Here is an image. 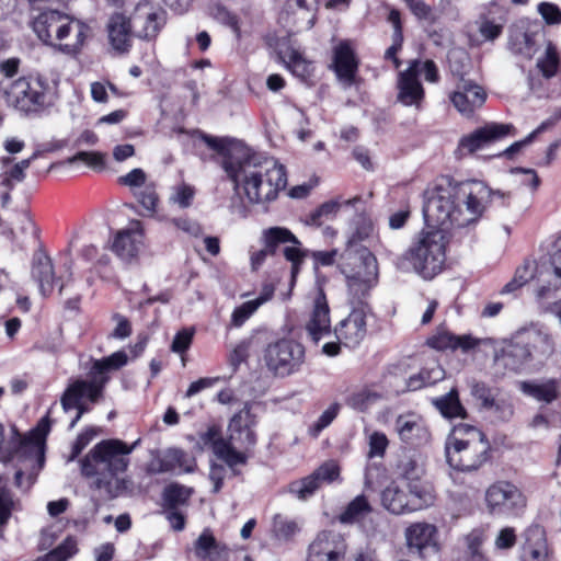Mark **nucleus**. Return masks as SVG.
<instances>
[{
  "mask_svg": "<svg viewBox=\"0 0 561 561\" xmlns=\"http://www.w3.org/2000/svg\"><path fill=\"white\" fill-rule=\"evenodd\" d=\"M444 182L435 186L424 206L426 224L449 230L479 222L492 201L490 187L478 180L458 182L451 176Z\"/></svg>",
  "mask_w": 561,
  "mask_h": 561,
  "instance_id": "1",
  "label": "nucleus"
},
{
  "mask_svg": "<svg viewBox=\"0 0 561 561\" xmlns=\"http://www.w3.org/2000/svg\"><path fill=\"white\" fill-rule=\"evenodd\" d=\"M230 181L236 191L242 190L249 204L267 209L287 188L288 172L277 159L251 151L237 169L236 179Z\"/></svg>",
  "mask_w": 561,
  "mask_h": 561,
  "instance_id": "2",
  "label": "nucleus"
},
{
  "mask_svg": "<svg viewBox=\"0 0 561 561\" xmlns=\"http://www.w3.org/2000/svg\"><path fill=\"white\" fill-rule=\"evenodd\" d=\"M134 445L121 439H104L98 443L80 461L81 473L85 478L95 477L91 488L103 492L104 500L118 496L121 481L118 473L127 470Z\"/></svg>",
  "mask_w": 561,
  "mask_h": 561,
  "instance_id": "3",
  "label": "nucleus"
},
{
  "mask_svg": "<svg viewBox=\"0 0 561 561\" xmlns=\"http://www.w3.org/2000/svg\"><path fill=\"white\" fill-rule=\"evenodd\" d=\"M448 465L458 471H474L491 459V444L478 427L456 424L445 444Z\"/></svg>",
  "mask_w": 561,
  "mask_h": 561,
  "instance_id": "4",
  "label": "nucleus"
},
{
  "mask_svg": "<svg viewBox=\"0 0 561 561\" xmlns=\"http://www.w3.org/2000/svg\"><path fill=\"white\" fill-rule=\"evenodd\" d=\"M8 102L25 116H41L58 98L57 83L39 72H30L12 81L5 90Z\"/></svg>",
  "mask_w": 561,
  "mask_h": 561,
  "instance_id": "5",
  "label": "nucleus"
},
{
  "mask_svg": "<svg viewBox=\"0 0 561 561\" xmlns=\"http://www.w3.org/2000/svg\"><path fill=\"white\" fill-rule=\"evenodd\" d=\"M339 267L346 277L347 300L351 309L373 312L369 304L370 290L377 283L378 264L373 253L358 254L344 250L340 254Z\"/></svg>",
  "mask_w": 561,
  "mask_h": 561,
  "instance_id": "6",
  "label": "nucleus"
},
{
  "mask_svg": "<svg viewBox=\"0 0 561 561\" xmlns=\"http://www.w3.org/2000/svg\"><path fill=\"white\" fill-rule=\"evenodd\" d=\"M445 229L422 230L409 249L398 259L402 268L408 265L424 279H432L443 270L446 261Z\"/></svg>",
  "mask_w": 561,
  "mask_h": 561,
  "instance_id": "7",
  "label": "nucleus"
},
{
  "mask_svg": "<svg viewBox=\"0 0 561 561\" xmlns=\"http://www.w3.org/2000/svg\"><path fill=\"white\" fill-rule=\"evenodd\" d=\"M528 499L523 490L510 480H496L484 492L486 513L496 518H518L527 508Z\"/></svg>",
  "mask_w": 561,
  "mask_h": 561,
  "instance_id": "8",
  "label": "nucleus"
},
{
  "mask_svg": "<svg viewBox=\"0 0 561 561\" xmlns=\"http://www.w3.org/2000/svg\"><path fill=\"white\" fill-rule=\"evenodd\" d=\"M305 358V346L290 337L272 341L262 351V362L267 371L279 378L298 373Z\"/></svg>",
  "mask_w": 561,
  "mask_h": 561,
  "instance_id": "9",
  "label": "nucleus"
},
{
  "mask_svg": "<svg viewBox=\"0 0 561 561\" xmlns=\"http://www.w3.org/2000/svg\"><path fill=\"white\" fill-rule=\"evenodd\" d=\"M128 362V356L124 351H117L113 354L92 360L88 370V379L77 378L72 380L77 383V388H85L89 394V402L99 403L103 397L106 385L111 380L110 373L118 370Z\"/></svg>",
  "mask_w": 561,
  "mask_h": 561,
  "instance_id": "10",
  "label": "nucleus"
},
{
  "mask_svg": "<svg viewBox=\"0 0 561 561\" xmlns=\"http://www.w3.org/2000/svg\"><path fill=\"white\" fill-rule=\"evenodd\" d=\"M341 466L334 459H329L318 466L310 474L290 481L286 491L299 501L311 499L323 484L340 482Z\"/></svg>",
  "mask_w": 561,
  "mask_h": 561,
  "instance_id": "11",
  "label": "nucleus"
},
{
  "mask_svg": "<svg viewBox=\"0 0 561 561\" xmlns=\"http://www.w3.org/2000/svg\"><path fill=\"white\" fill-rule=\"evenodd\" d=\"M419 77L420 59H413L409 62L405 70L398 73L397 101L404 106H412L421 111L426 99V93Z\"/></svg>",
  "mask_w": 561,
  "mask_h": 561,
  "instance_id": "12",
  "label": "nucleus"
},
{
  "mask_svg": "<svg viewBox=\"0 0 561 561\" xmlns=\"http://www.w3.org/2000/svg\"><path fill=\"white\" fill-rule=\"evenodd\" d=\"M70 15L57 9H43L32 21V27L38 38L53 46L69 32Z\"/></svg>",
  "mask_w": 561,
  "mask_h": 561,
  "instance_id": "13",
  "label": "nucleus"
},
{
  "mask_svg": "<svg viewBox=\"0 0 561 561\" xmlns=\"http://www.w3.org/2000/svg\"><path fill=\"white\" fill-rule=\"evenodd\" d=\"M523 542L519 561H551L553 549L550 547L545 527L538 523L530 524L522 534Z\"/></svg>",
  "mask_w": 561,
  "mask_h": 561,
  "instance_id": "14",
  "label": "nucleus"
},
{
  "mask_svg": "<svg viewBox=\"0 0 561 561\" xmlns=\"http://www.w3.org/2000/svg\"><path fill=\"white\" fill-rule=\"evenodd\" d=\"M135 36L146 41L154 39L165 23V12L156 9L150 1L139 2L130 15Z\"/></svg>",
  "mask_w": 561,
  "mask_h": 561,
  "instance_id": "15",
  "label": "nucleus"
},
{
  "mask_svg": "<svg viewBox=\"0 0 561 561\" xmlns=\"http://www.w3.org/2000/svg\"><path fill=\"white\" fill-rule=\"evenodd\" d=\"M514 129L511 124L488 123L472 133L465 135L458 142V151L463 154H471L476 151L494 144L510 135Z\"/></svg>",
  "mask_w": 561,
  "mask_h": 561,
  "instance_id": "16",
  "label": "nucleus"
},
{
  "mask_svg": "<svg viewBox=\"0 0 561 561\" xmlns=\"http://www.w3.org/2000/svg\"><path fill=\"white\" fill-rule=\"evenodd\" d=\"M317 12L314 0H286L279 19L293 32L299 33L313 27Z\"/></svg>",
  "mask_w": 561,
  "mask_h": 561,
  "instance_id": "17",
  "label": "nucleus"
},
{
  "mask_svg": "<svg viewBox=\"0 0 561 561\" xmlns=\"http://www.w3.org/2000/svg\"><path fill=\"white\" fill-rule=\"evenodd\" d=\"M345 546L340 534L321 530L307 548L306 561H342Z\"/></svg>",
  "mask_w": 561,
  "mask_h": 561,
  "instance_id": "18",
  "label": "nucleus"
},
{
  "mask_svg": "<svg viewBox=\"0 0 561 561\" xmlns=\"http://www.w3.org/2000/svg\"><path fill=\"white\" fill-rule=\"evenodd\" d=\"M359 64V58L350 39H342L333 47L330 69L340 81L352 85L355 82Z\"/></svg>",
  "mask_w": 561,
  "mask_h": 561,
  "instance_id": "19",
  "label": "nucleus"
},
{
  "mask_svg": "<svg viewBox=\"0 0 561 561\" xmlns=\"http://www.w3.org/2000/svg\"><path fill=\"white\" fill-rule=\"evenodd\" d=\"M256 423V415L252 413L251 405L247 402L229 421V440L238 443L245 450H252L257 442L254 432Z\"/></svg>",
  "mask_w": 561,
  "mask_h": 561,
  "instance_id": "20",
  "label": "nucleus"
},
{
  "mask_svg": "<svg viewBox=\"0 0 561 561\" xmlns=\"http://www.w3.org/2000/svg\"><path fill=\"white\" fill-rule=\"evenodd\" d=\"M373 312L363 309H351L348 316L334 327V334L345 347L358 346L367 334V317Z\"/></svg>",
  "mask_w": 561,
  "mask_h": 561,
  "instance_id": "21",
  "label": "nucleus"
},
{
  "mask_svg": "<svg viewBox=\"0 0 561 561\" xmlns=\"http://www.w3.org/2000/svg\"><path fill=\"white\" fill-rule=\"evenodd\" d=\"M485 100V90L471 79L457 83V89L449 94V101L455 108L467 117H471Z\"/></svg>",
  "mask_w": 561,
  "mask_h": 561,
  "instance_id": "22",
  "label": "nucleus"
},
{
  "mask_svg": "<svg viewBox=\"0 0 561 561\" xmlns=\"http://www.w3.org/2000/svg\"><path fill=\"white\" fill-rule=\"evenodd\" d=\"M330 307L323 289H320L313 299L312 310L305 324L309 340L318 344L320 340L331 333Z\"/></svg>",
  "mask_w": 561,
  "mask_h": 561,
  "instance_id": "23",
  "label": "nucleus"
},
{
  "mask_svg": "<svg viewBox=\"0 0 561 561\" xmlns=\"http://www.w3.org/2000/svg\"><path fill=\"white\" fill-rule=\"evenodd\" d=\"M264 249L251 253V268L259 271L268 255H275L280 244L293 243L301 245L300 240L285 227H271L264 230Z\"/></svg>",
  "mask_w": 561,
  "mask_h": 561,
  "instance_id": "24",
  "label": "nucleus"
},
{
  "mask_svg": "<svg viewBox=\"0 0 561 561\" xmlns=\"http://www.w3.org/2000/svg\"><path fill=\"white\" fill-rule=\"evenodd\" d=\"M537 35L526 22L518 21L510 26L507 48L513 55L531 60L538 51Z\"/></svg>",
  "mask_w": 561,
  "mask_h": 561,
  "instance_id": "25",
  "label": "nucleus"
},
{
  "mask_svg": "<svg viewBox=\"0 0 561 561\" xmlns=\"http://www.w3.org/2000/svg\"><path fill=\"white\" fill-rule=\"evenodd\" d=\"M202 139L209 149L221 156L222 159L220 165L222 170L229 180H234L237 176V169L240 168L245 156L252 150L245 149L233 153L230 149L231 141L228 138H220L204 134Z\"/></svg>",
  "mask_w": 561,
  "mask_h": 561,
  "instance_id": "26",
  "label": "nucleus"
},
{
  "mask_svg": "<svg viewBox=\"0 0 561 561\" xmlns=\"http://www.w3.org/2000/svg\"><path fill=\"white\" fill-rule=\"evenodd\" d=\"M396 428L401 442L413 448L423 446L431 439V433L421 417L412 413L399 415Z\"/></svg>",
  "mask_w": 561,
  "mask_h": 561,
  "instance_id": "27",
  "label": "nucleus"
},
{
  "mask_svg": "<svg viewBox=\"0 0 561 561\" xmlns=\"http://www.w3.org/2000/svg\"><path fill=\"white\" fill-rule=\"evenodd\" d=\"M437 528L428 523H414L405 530L409 548L415 549L424 558L427 551L437 552L439 547L436 540Z\"/></svg>",
  "mask_w": 561,
  "mask_h": 561,
  "instance_id": "28",
  "label": "nucleus"
},
{
  "mask_svg": "<svg viewBox=\"0 0 561 561\" xmlns=\"http://www.w3.org/2000/svg\"><path fill=\"white\" fill-rule=\"evenodd\" d=\"M108 41L112 47L119 53H128L133 46L135 30L130 16L116 12L111 15L107 23Z\"/></svg>",
  "mask_w": 561,
  "mask_h": 561,
  "instance_id": "29",
  "label": "nucleus"
},
{
  "mask_svg": "<svg viewBox=\"0 0 561 561\" xmlns=\"http://www.w3.org/2000/svg\"><path fill=\"white\" fill-rule=\"evenodd\" d=\"M530 360L533 358L523 334L508 343L497 356V363L512 373L520 371Z\"/></svg>",
  "mask_w": 561,
  "mask_h": 561,
  "instance_id": "30",
  "label": "nucleus"
},
{
  "mask_svg": "<svg viewBox=\"0 0 561 561\" xmlns=\"http://www.w3.org/2000/svg\"><path fill=\"white\" fill-rule=\"evenodd\" d=\"M68 26L71 28L68 34L61 41H56L53 46L67 55L76 56L81 53L92 30L87 23L72 16Z\"/></svg>",
  "mask_w": 561,
  "mask_h": 561,
  "instance_id": "31",
  "label": "nucleus"
},
{
  "mask_svg": "<svg viewBox=\"0 0 561 561\" xmlns=\"http://www.w3.org/2000/svg\"><path fill=\"white\" fill-rule=\"evenodd\" d=\"M488 535L482 528H473L462 538V545L458 549L457 561H490L484 548Z\"/></svg>",
  "mask_w": 561,
  "mask_h": 561,
  "instance_id": "32",
  "label": "nucleus"
},
{
  "mask_svg": "<svg viewBox=\"0 0 561 561\" xmlns=\"http://www.w3.org/2000/svg\"><path fill=\"white\" fill-rule=\"evenodd\" d=\"M32 277L37 282L43 296H49L54 290L55 272L51 259L44 252L33 259Z\"/></svg>",
  "mask_w": 561,
  "mask_h": 561,
  "instance_id": "33",
  "label": "nucleus"
},
{
  "mask_svg": "<svg viewBox=\"0 0 561 561\" xmlns=\"http://www.w3.org/2000/svg\"><path fill=\"white\" fill-rule=\"evenodd\" d=\"M388 22L392 24L393 32L391 35V45L386 49L383 58L386 60L392 61L394 68H399L401 66V60L398 57V54L402 50L403 42H404V35H403V23L401 19V12L392 8L390 9L388 16Z\"/></svg>",
  "mask_w": 561,
  "mask_h": 561,
  "instance_id": "34",
  "label": "nucleus"
},
{
  "mask_svg": "<svg viewBox=\"0 0 561 561\" xmlns=\"http://www.w3.org/2000/svg\"><path fill=\"white\" fill-rule=\"evenodd\" d=\"M381 502L386 510L392 514L410 513V496L407 485L400 486L391 482L381 493Z\"/></svg>",
  "mask_w": 561,
  "mask_h": 561,
  "instance_id": "35",
  "label": "nucleus"
},
{
  "mask_svg": "<svg viewBox=\"0 0 561 561\" xmlns=\"http://www.w3.org/2000/svg\"><path fill=\"white\" fill-rule=\"evenodd\" d=\"M193 489L178 482L167 484L161 493L162 511L180 510L181 506H188Z\"/></svg>",
  "mask_w": 561,
  "mask_h": 561,
  "instance_id": "36",
  "label": "nucleus"
},
{
  "mask_svg": "<svg viewBox=\"0 0 561 561\" xmlns=\"http://www.w3.org/2000/svg\"><path fill=\"white\" fill-rule=\"evenodd\" d=\"M140 243V233L134 230H122L114 238L112 251L122 260L130 261L137 257Z\"/></svg>",
  "mask_w": 561,
  "mask_h": 561,
  "instance_id": "37",
  "label": "nucleus"
},
{
  "mask_svg": "<svg viewBox=\"0 0 561 561\" xmlns=\"http://www.w3.org/2000/svg\"><path fill=\"white\" fill-rule=\"evenodd\" d=\"M374 232L375 222L370 216L366 214H359L355 219V228L346 242L345 250H352V252L358 253L360 255L364 254V252L371 253L368 249L358 245L362 241L370 238Z\"/></svg>",
  "mask_w": 561,
  "mask_h": 561,
  "instance_id": "38",
  "label": "nucleus"
},
{
  "mask_svg": "<svg viewBox=\"0 0 561 561\" xmlns=\"http://www.w3.org/2000/svg\"><path fill=\"white\" fill-rule=\"evenodd\" d=\"M519 389L526 396L545 403H551L559 397V381L557 379H549L541 383L537 381H522Z\"/></svg>",
  "mask_w": 561,
  "mask_h": 561,
  "instance_id": "39",
  "label": "nucleus"
},
{
  "mask_svg": "<svg viewBox=\"0 0 561 561\" xmlns=\"http://www.w3.org/2000/svg\"><path fill=\"white\" fill-rule=\"evenodd\" d=\"M373 511L366 495L355 496L345 508L337 515V520L343 525L362 523Z\"/></svg>",
  "mask_w": 561,
  "mask_h": 561,
  "instance_id": "40",
  "label": "nucleus"
},
{
  "mask_svg": "<svg viewBox=\"0 0 561 561\" xmlns=\"http://www.w3.org/2000/svg\"><path fill=\"white\" fill-rule=\"evenodd\" d=\"M85 388H77V383L71 381L60 397V404L65 412L76 409L78 416L82 417L85 413L91 411V408L83 402V399L89 401V394Z\"/></svg>",
  "mask_w": 561,
  "mask_h": 561,
  "instance_id": "41",
  "label": "nucleus"
},
{
  "mask_svg": "<svg viewBox=\"0 0 561 561\" xmlns=\"http://www.w3.org/2000/svg\"><path fill=\"white\" fill-rule=\"evenodd\" d=\"M186 458V453L180 448H170L162 457L153 458L147 466L149 474H160L174 471L181 467Z\"/></svg>",
  "mask_w": 561,
  "mask_h": 561,
  "instance_id": "42",
  "label": "nucleus"
},
{
  "mask_svg": "<svg viewBox=\"0 0 561 561\" xmlns=\"http://www.w3.org/2000/svg\"><path fill=\"white\" fill-rule=\"evenodd\" d=\"M407 489L410 496V511H420L434 503L435 495L432 488L422 481V479L407 482Z\"/></svg>",
  "mask_w": 561,
  "mask_h": 561,
  "instance_id": "43",
  "label": "nucleus"
},
{
  "mask_svg": "<svg viewBox=\"0 0 561 561\" xmlns=\"http://www.w3.org/2000/svg\"><path fill=\"white\" fill-rule=\"evenodd\" d=\"M195 554L202 560L218 561L224 548L217 542L213 531L205 528L194 543Z\"/></svg>",
  "mask_w": 561,
  "mask_h": 561,
  "instance_id": "44",
  "label": "nucleus"
},
{
  "mask_svg": "<svg viewBox=\"0 0 561 561\" xmlns=\"http://www.w3.org/2000/svg\"><path fill=\"white\" fill-rule=\"evenodd\" d=\"M433 403L446 419L467 417V410L460 402L459 392L456 388H451L448 393L436 398Z\"/></svg>",
  "mask_w": 561,
  "mask_h": 561,
  "instance_id": "45",
  "label": "nucleus"
},
{
  "mask_svg": "<svg viewBox=\"0 0 561 561\" xmlns=\"http://www.w3.org/2000/svg\"><path fill=\"white\" fill-rule=\"evenodd\" d=\"M523 335L533 359L535 357H548L553 353L554 342L550 334L536 330Z\"/></svg>",
  "mask_w": 561,
  "mask_h": 561,
  "instance_id": "46",
  "label": "nucleus"
},
{
  "mask_svg": "<svg viewBox=\"0 0 561 561\" xmlns=\"http://www.w3.org/2000/svg\"><path fill=\"white\" fill-rule=\"evenodd\" d=\"M300 531L298 523L283 514H275L272 518L271 534L278 541H291Z\"/></svg>",
  "mask_w": 561,
  "mask_h": 561,
  "instance_id": "47",
  "label": "nucleus"
},
{
  "mask_svg": "<svg viewBox=\"0 0 561 561\" xmlns=\"http://www.w3.org/2000/svg\"><path fill=\"white\" fill-rule=\"evenodd\" d=\"M537 68L546 79H551L561 71V56L552 42L547 44L545 56L538 59Z\"/></svg>",
  "mask_w": 561,
  "mask_h": 561,
  "instance_id": "48",
  "label": "nucleus"
},
{
  "mask_svg": "<svg viewBox=\"0 0 561 561\" xmlns=\"http://www.w3.org/2000/svg\"><path fill=\"white\" fill-rule=\"evenodd\" d=\"M342 203L336 199H330L317 208L311 210L305 216V224L308 226L320 227L328 219H331L336 216L341 208Z\"/></svg>",
  "mask_w": 561,
  "mask_h": 561,
  "instance_id": "49",
  "label": "nucleus"
},
{
  "mask_svg": "<svg viewBox=\"0 0 561 561\" xmlns=\"http://www.w3.org/2000/svg\"><path fill=\"white\" fill-rule=\"evenodd\" d=\"M268 299V296L261 295L260 297L248 300L240 306L236 307L231 313L230 319V328H240L242 327L260 308Z\"/></svg>",
  "mask_w": 561,
  "mask_h": 561,
  "instance_id": "50",
  "label": "nucleus"
},
{
  "mask_svg": "<svg viewBox=\"0 0 561 561\" xmlns=\"http://www.w3.org/2000/svg\"><path fill=\"white\" fill-rule=\"evenodd\" d=\"M284 65L294 76L302 80L313 76L314 67L312 61L307 60L298 49H291L288 60Z\"/></svg>",
  "mask_w": 561,
  "mask_h": 561,
  "instance_id": "51",
  "label": "nucleus"
},
{
  "mask_svg": "<svg viewBox=\"0 0 561 561\" xmlns=\"http://www.w3.org/2000/svg\"><path fill=\"white\" fill-rule=\"evenodd\" d=\"M380 398V394L367 388L354 391L345 398V404L358 412H366Z\"/></svg>",
  "mask_w": 561,
  "mask_h": 561,
  "instance_id": "52",
  "label": "nucleus"
},
{
  "mask_svg": "<svg viewBox=\"0 0 561 561\" xmlns=\"http://www.w3.org/2000/svg\"><path fill=\"white\" fill-rule=\"evenodd\" d=\"M248 451H239L232 446V442H228L217 453V458L222 460L233 472L234 476L240 472L236 469L238 465H247L248 462Z\"/></svg>",
  "mask_w": 561,
  "mask_h": 561,
  "instance_id": "53",
  "label": "nucleus"
},
{
  "mask_svg": "<svg viewBox=\"0 0 561 561\" xmlns=\"http://www.w3.org/2000/svg\"><path fill=\"white\" fill-rule=\"evenodd\" d=\"M134 196L146 210L145 215L153 216L157 213L160 198L153 183H149L141 187L138 192H134Z\"/></svg>",
  "mask_w": 561,
  "mask_h": 561,
  "instance_id": "54",
  "label": "nucleus"
},
{
  "mask_svg": "<svg viewBox=\"0 0 561 561\" xmlns=\"http://www.w3.org/2000/svg\"><path fill=\"white\" fill-rule=\"evenodd\" d=\"M534 277L533 264L525 262L518 266L514 273L513 278L501 289V294H513L520 289Z\"/></svg>",
  "mask_w": 561,
  "mask_h": 561,
  "instance_id": "55",
  "label": "nucleus"
},
{
  "mask_svg": "<svg viewBox=\"0 0 561 561\" xmlns=\"http://www.w3.org/2000/svg\"><path fill=\"white\" fill-rule=\"evenodd\" d=\"M24 435L21 434L19 428L15 425L11 427V435L9 440L1 445L0 457L3 460H12L18 454L25 450Z\"/></svg>",
  "mask_w": 561,
  "mask_h": 561,
  "instance_id": "56",
  "label": "nucleus"
},
{
  "mask_svg": "<svg viewBox=\"0 0 561 561\" xmlns=\"http://www.w3.org/2000/svg\"><path fill=\"white\" fill-rule=\"evenodd\" d=\"M213 16L221 24L230 27L237 37L241 35L240 19L239 16L230 11L226 5L216 3L213 7Z\"/></svg>",
  "mask_w": 561,
  "mask_h": 561,
  "instance_id": "57",
  "label": "nucleus"
},
{
  "mask_svg": "<svg viewBox=\"0 0 561 561\" xmlns=\"http://www.w3.org/2000/svg\"><path fill=\"white\" fill-rule=\"evenodd\" d=\"M284 257L291 263L290 275L291 280L295 282L297 275L300 273L307 252L300 249V245L294 244L293 247H285L283 249Z\"/></svg>",
  "mask_w": 561,
  "mask_h": 561,
  "instance_id": "58",
  "label": "nucleus"
},
{
  "mask_svg": "<svg viewBox=\"0 0 561 561\" xmlns=\"http://www.w3.org/2000/svg\"><path fill=\"white\" fill-rule=\"evenodd\" d=\"M76 161H83L95 171H102L105 168V154L99 151H79L68 159L69 163Z\"/></svg>",
  "mask_w": 561,
  "mask_h": 561,
  "instance_id": "59",
  "label": "nucleus"
},
{
  "mask_svg": "<svg viewBox=\"0 0 561 561\" xmlns=\"http://www.w3.org/2000/svg\"><path fill=\"white\" fill-rule=\"evenodd\" d=\"M368 454L369 459L379 457L382 458L386 455V450L389 446V439L382 432L375 431L369 435L368 438Z\"/></svg>",
  "mask_w": 561,
  "mask_h": 561,
  "instance_id": "60",
  "label": "nucleus"
},
{
  "mask_svg": "<svg viewBox=\"0 0 561 561\" xmlns=\"http://www.w3.org/2000/svg\"><path fill=\"white\" fill-rule=\"evenodd\" d=\"M201 440L205 446H210L215 455L229 442L222 437L221 430L217 425L209 426L201 434Z\"/></svg>",
  "mask_w": 561,
  "mask_h": 561,
  "instance_id": "61",
  "label": "nucleus"
},
{
  "mask_svg": "<svg viewBox=\"0 0 561 561\" xmlns=\"http://www.w3.org/2000/svg\"><path fill=\"white\" fill-rule=\"evenodd\" d=\"M398 468L400 470V476L407 482H411L416 479H421L424 473L423 468L419 465L417 460L413 457H407L402 459Z\"/></svg>",
  "mask_w": 561,
  "mask_h": 561,
  "instance_id": "62",
  "label": "nucleus"
},
{
  "mask_svg": "<svg viewBox=\"0 0 561 561\" xmlns=\"http://www.w3.org/2000/svg\"><path fill=\"white\" fill-rule=\"evenodd\" d=\"M195 188L186 183H182L175 187L174 194L170 197V201L185 209L192 206L195 197Z\"/></svg>",
  "mask_w": 561,
  "mask_h": 561,
  "instance_id": "63",
  "label": "nucleus"
},
{
  "mask_svg": "<svg viewBox=\"0 0 561 561\" xmlns=\"http://www.w3.org/2000/svg\"><path fill=\"white\" fill-rule=\"evenodd\" d=\"M341 405L337 402L332 403L319 419L310 427V432L313 436L319 435L325 427H328L339 415Z\"/></svg>",
  "mask_w": 561,
  "mask_h": 561,
  "instance_id": "64",
  "label": "nucleus"
}]
</instances>
